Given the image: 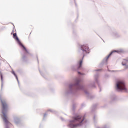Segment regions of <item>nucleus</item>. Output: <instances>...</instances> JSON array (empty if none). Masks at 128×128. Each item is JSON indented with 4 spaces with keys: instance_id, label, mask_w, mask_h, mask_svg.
Returning a JSON list of instances; mask_svg holds the SVG:
<instances>
[{
    "instance_id": "7",
    "label": "nucleus",
    "mask_w": 128,
    "mask_h": 128,
    "mask_svg": "<svg viewBox=\"0 0 128 128\" xmlns=\"http://www.w3.org/2000/svg\"><path fill=\"white\" fill-rule=\"evenodd\" d=\"M116 52V51H114V52H112L110 53V54L107 56V60L108 58H110V56H112V53H113V52Z\"/></svg>"
},
{
    "instance_id": "3",
    "label": "nucleus",
    "mask_w": 128,
    "mask_h": 128,
    "mask_svg": "<svg viewBox=\"0 0 128 128\" xmlns=\"http://www.w3.org/2000/svg\"><path fill=\"white\" fill-rule=\"evenodd\" d=\"M116 90H120V92H128V88L126 86V83L124 81H118L116 82Z\"/></svg>"
},
{
    "instance_id": "11",
    "label": "nucleus",
    "mask_w": 128,
    "mask_h": 128,
    "mask_svg": "<svg viewBox=\"0 0 128 128\" xmlns=\"http://www.w3.org/2000/svg\"><path fill=\"white\" fill-rule=\"evenodd\" d=\"M6 128H8V127H6Z\"/></svg>"
},
{
    "instance_id": "2",
    "label": "nucleus",
    "mask_w": 128,
    "mask_h": 128,
    "mask_svg": "<svg viewBox=\"0 0 128 128\" xmlns=\"http://www.w3.org/2000/svg\"><path fill=\"white\" fill-rule=\"evenodd\" d=\"M1 103L2 106V114H3L2 118L4 122H5L6 126L8 124H12L10 122L8 121V118L6 116V112H8V106L6 103V102L4 100H1Z\"/></svg>"
},
{
    "instance_id": "8",
    "label": "nucleus",
    "mask_w": 128,
    "mask_h": 128,
    "mask_svg": "<svg viewBox=\"0 0 128 128\" xmlns=\"http://www.w3.org/2000/svg\"><path fill=\"white\" fill-rule=\"evenodd\" d=\"M13 74H14V76H16V80H18V76H16V73L14 72H13Z\"/></svg>"
},
{
    "instance_id": "10",
    "label": "nucleus",
    "mask_w": 128,
    "mask_h": 128,
    "mask_svg": "<svg viewBox=\"0 0 128 128\" xmlns=\"http://www.w3.org/2000/svg\"><path fill=\"white\" fill-rule=\"evenodd\" d=\"M1 80H2V75L1 74Z\"/></svg>"
},
{
    "instance_id": "9",
    "label": "nucleus",
    "mask_w": 128,
    "mask_h": 128,
    "mask_svg": "<svg viewBox=\"0 0 128 128\" xmlns=\"http://www.w3.org/2000/svg\"><path fill=\"white\" fill-rule=\"evenodd\" d=\"M78 74H84L80 73V72H78Z\"/></svg>"
},
{
    "instance_id": "1",
    "label": "nucleus",
    "mask_w": 128,
    "mask_h": 128,
    "mask_svg": "<svg viewBox=\"0 0 128 128\" xmlns=\"http://www.w3.org/2000/svg\"><path fill=\"white\" fill-rule=\"evenodd\" d=\"M84 116L80 115H76L72 118V120L70 121L71 124L70 126L72 128H76V126H80L84 124Z\"/></svg>"
},
{
    "instance_id": "5",
    "label": "nucleus",
    "mask_w": 128,
    "mask_h": 128,
    "mask_svg": "<svg viewBox=\"0 0 128 128\" xmlns=\"http://www.w3.org/2000/svg\"><path fill=\"white\" fill-rule=\"evenodd\" d=\"M13 38H15V40H18V44H20V46H22V48H23L24 50H25V52H28V50H26V47H24V45L22 44V43L20 42V40H18V37L16 36V33H14V34H13Z\"/></svg>"
},
{
    "instance_id": "4",
    "label": "nucleus",
    "mask_w": 128,
    "mask_h": 128,
    "mask_svg": "<svg viewBox=\"0 0 128 128\" xmlns=\"http://www.w3.org/2000/svg\"><path fill=\"white\" fill-rule=\"evenodd\" d=\"M81 50L79 51V52L81 56H82V60L84 58V56L86 54H88V44L82 45L80 46Z\"/></svg>"
},
{
    "instance_id": "6",
    "label": "nucleus",
    "mask_w": 128,
    "mask_h": 128,
    "mask_svg": "<svg viewBox=\"0 0 128 128\" xmlns=\"http://www.w3.org/2000/svg\"><path fill=\"white\" fill-rule=\"evenodd\" d=\"M82 60H80V62L78 64V69L80 70V68H82Z\"/></svg>"
}]
</instances>
